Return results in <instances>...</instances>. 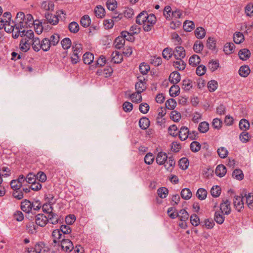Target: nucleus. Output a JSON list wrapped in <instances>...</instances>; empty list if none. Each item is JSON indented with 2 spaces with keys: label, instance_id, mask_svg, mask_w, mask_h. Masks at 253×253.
I'll return each instance as SVG.
<instances>
[{
  "label": "nucleus",
  "instance_id": "obj_16",
  "mask_svg": "<svg viewBox=\"0 0 253 253\" xmlns=\"http://www.w3.org/2000/svg\"><path fill=\"white\" fill-rule=\"evenodd\" d=\"M31 44V42L26 38H22L20 43V49L23 52H25L30 49Z\"/></svg>",
  "mask_w": 253,
  "mask_h": 253
},
{
  "label": "nucleus",
  "instance_id": "obj_55",
  "mask_svg": "<svg viewBox=\"0 0 253 253\" xmlns=\"http://www.w3.org/2000/svg\"><path fill=\"white\" fill-rule=\"evenodd\" d=\"M217 153L221 158H225L228 155V151L224 147H221L217 149Z\"/></svg>",
  "mask_w": 253,
  "mask_h": 253
},
{
  "label": "nucleus",
  "instance_id": "obj_36",
  "mask_svg": "<svg viewBox=\"0 0 253 253\" xmlns=\"http://www.w3.org/2000/svg\"><path fill=\"white\" fill-rule=\"evenodd\" d=\"M129 97L133 102L138 103L142 100L141 93H139L137 91L135 93L130 94Z\"/></svg>",
  "mask_w": 253,
  "mask_h": 253
},
{
  "label": "nucleus",
  "instance_id": "obj_54",
  "mask_svg": "<svg viewBox=\"0 0 253 253\" xmlns=\"http://www.w3.org/2000/svg\"><path fill=\"white\" fill-rule=\"evenodd\" d=\"M232 176L234 178L239 180L244 178V174L242 171L239 169H235L233 172Z\"/></svg>",
  "mask_w": 253,
  "mask_h": 253
},
{
  "label": "nucleus",
  "instance_id": "obj_1",
  "mask_svg": "<svg viewBox=\"0 0 253 253\" xmlns=\"http://www.w3.org/2000/svg\"><path fill=\"white\" fill-rule=\"evenodd\" d=\"M33 24L34 21L31 14L25 15L22 12H18L15 18V31L13 33V38H17L19 36L20 30L30 27Z\"/></svg>",
  "mask_w": 253,
  "mask_h": 253
},
{
  "label": "nucleus",
  "instance_id": "obj_46",
  "mask_svg": "<svg viewBox=\"0 0 253 253\" xmlns=\"http://www.w3.org/2000/svg\"><path fill=\"white\" fill-rule=\"evenodd\" d=\"M239 127L240 129L246 131L250 127V123L248 120L242 119L239 122Z\"/></svg>",
  "mask_w": 253,
  "mask_h": 253
},
{
  "label": "nucleus",
  "instance_id": "obj_49",
  "mask_svg": "<svg viewBox=\"0 0 253 253\" xmlns=\"http://www.w3.org/2000/svg\"><path fill=\"white\" fill-rule=\"evenodd\" d=\"M61 44L64 49H68L72 45L71 40L69 38H65L61 41Z\"/></svg>",
  "mask_w": 253,
  "mask_h": 253
},
{
  "label": "nucleus",
  "instance_id": "obj_5",
  "mask_svg": "<svg viewBox=\"0 0 253 253\" xmlns=\"http://www.w3.org/2000/svg\"><path fill=\"white\" fill-rule=\"evenodd\" d=\"M230 204V202L227 199L223 201L220 206V209L222 213L226 215L230 214L231 212Z\"/></svg>",
  "mask_w": 253,
  "mask_h": 253
},
{
  "label": "nucleus",
  "instance_id": "obj_63",
  "mask_svg": "<svg viewBox=\"0 0 253 253\" xmlns=\"http://www.w3.org/2000/svg\"><path fill=\"white\" fill-rule=\"evenodd\" d=\"M155 157L151 153H147L144 157L145 163L147 165H151L154 160Z\"/></svg>",
  "mask_w": 253,
  "mask_h": 253
},
{
  "label": "nucleus",
  "instance_id": "obj_50",
  "mask_svg": "<svg viewBox=\"0 0 253 253\" xmlns=\"http://www.w3.org/2000/svg\"><path fill=\"white\" fill-rule=\"evenodd\" d=\"M214 220L219 224H221L223 223L225 217L219 211H216L214 214Z\"/></svg>",
  "mask_w": 253,
  "mask_h": 253
},
{
  "label": "nucleus",
  "instance_id": "obj_30",
  "mask_svg": "<svg viewBox=\"0 0 253 253\" xmlns=\"http://www.w3.org/2000/svg\"><path fill=\"white\" fill-rule=\"evenodd\" d=\"M94 59L93 55L90 52H86L83 56V60L85 64H90Z\"/></svg>",
  "mask_w": 253,
  "mask_h": 253
},
{
  "label": "nucleus",
  "instance_id": "obj_32",
  "mask_svg": "<svg viewBox=\"0 0 253 253\" xmlns=\"http://www.w3.org/2000/svg\"><path fill=\"white\" fill-rule=\"evenodd\" d=\"M235 45L232 42L226 43L224 46V51L226 54H230L235 49Z\"/></svg>",
  "mask_w": 253,
  "mask_h": 253
},
{
  "label": "nucleus",
  "instance_id": "obj_12",
  "mask_svg": "<svg viewBox=\"0 0 253 253\" xmlns=\"http://www.w3.org/2000/svg\"><path fill=\"white\" fill-rule=\"evenodd\" d=\"M175 164V161L173 157L172 156H169L163 165H164L165 169L168 171H171L174 167Z\"/></svg>",
  "mask_w": 253,
  "mask_h": 253
},
{
  "label": "nucleus",
  "instance_id": "obj_44",
  "mask_svg": "<svg viewBox=\"0 0 253 253\" xmlns=\"http://www.w3.org/2000/svg\"><path fill=\"white\" fill-rule=\"evenodd\" d=\"M192 195V192L188 188H184L181 192V196L185 200H189L191 198Z\"/></svg>",
  "mask_w": 253,
  "mask_h": 253
},
{
  "label": "nucleus",
  "instance_id": "obj_42",
  "mask_svg": "<svg viewBox=\"0 0 253 253\" xmlns=\"http://www.w3.org/2000/svg\"><path fill=\"white\" fill-rule=\"evenodd\" d=\"M195 27V24L192 21H185L183 24V29L185 31L190 32Z\"/></svg>",
  "mask_w": 253,
  "mask_h": 253
},
{
  "label": "nucleus",
  "instance_id": "obj_35",
  "mask_svg": "<svg viewBox=\"0 0 253 253\" xmlns=\"http://www.w3.org/2000/svg\"><path fill=\"white\" fill-rule=\"evenodd\" d=\"M49 42H50L48 38L43 39L41 42V49L44 51H48L51 46H52Z\"/></svg>",
  "mask_w": 253,
  "mask_h": 253
},
{
  "label": "nucleus",
  "instance_id": "obj_18",
  "mask_svg": "<svg viewBox=\"0 0 253 253\" xmlns=\"http://www.w3.org/2000/svg\"><path fill=\"white\" fill-rule=\"evenodd\" d=\"M226 168L223 165H218L215 169V174L217 176L222 177L226 173Z\"/></svg>",
  "mask_w": 253,
  "mask_h": 253
},
{
  "label": "nucleus",
  "instance_id": "obj_13",
  "mask_svg": "<svg viewBox=\"0 0 253 253\" xmlns=\"http://www.w3.org/2000/svg\"><path fill=\"white\" fill-rule=\"evenodd\" d=\"M32 203L27 200L23 201L21 203V209L26 213H30L32 211Z\"/></svg>",
  "mask_w": 253,
  "mask_h": 253
},
{
  "label": "nucleus",
  "instance_id": "obj_34",
  "mask_svg": "<svg viewBox=\"0 0 253 253\" xmlns=\"http://www.w3.org/2000/svg\"><path fill=\"white\" fill-rule=\"evenodd\" d=\"M94 13L97 17L101 18L105 15V9L102 6L98 5L94 9Z\"/></svg>",
  "mask_w": 253,
  "mask_h": 253
},
{
  "label": "nucleus",
  "instance_id": "obj_39",
  "mask_svg": "<svg viewBox=\"0 0 253 253\" xmlns=\"http://www.w3.org/2000/svg\"><path fill=\"white\" fill-rule=\"evenodd\" d=\"M80 23L84 27H88L91 23V19L88 15H85L81 18Z\"/></svg>",
  "mask_w": 253,
  "mask_h": 253
},
{
  "label": "nucleus",
  "instance_id": "obj_56",
  "mask_svg": "<svg viewBox=\"0 0 253 253\" xmlns=\"http://www.w3.org/2000/svg\"><path fill=\"white\" fill-rule=\"evenodd\" d=\"M170 118L174 122H178L181 119V114L178 111L173 110L170 113Z\"/></svg>",
  "mask_w": 253,
  "mask_h": 253
},
{
  "label": "nucleus",
  "instance_id": "obj_53",
  "mask_svg": "<svg viewBox=\"0 0 253 253\" xmlns=\"http://www.w3.org/2000/svg\"><path fill=\"white\" fill-rule=\"evenodd\" d=\"M69 29L71 33H77L79 31V25L76 22H72L68 26Z\"/></svg>",
  "mask_w": 253,
  "mask_h": 253
},
{
  "label": "nucleus",
  "instance_id": "obj_14",
  "mask_svg": "<svg viewBox=\"0 0 253 253\" xmlns=\"http://www.w3.org/2000/svg\"><path fill=\"white\" fill-rule=\"evenodd\" d=\"M45 17L48 22L53 25L57 24L59 22L58 16L51 14L49 12H47L45 13Z\"/></svg>",
  "mask_w": 253,
  "mask_h": 253
},
{
  "label": "nucleus",
  "instance_id": "obj_33",
  "mask_svg": "<svg viewBox=\"0 0 253 253\" xmlns=\"http://www.w3.org/2000/svg\"><path fill=\"white\" fill-rule=\"evenodd\" d=\"M194 32L195 36L199 39H203L206 35V31L205 29L201 27L197 28Z\"/></svg>",
  "mask_w": 253,
  "mask_h": 253
},
{
  "label": "nucleus",
  "instance_id": "obj_22",
  "mask_svg": "<svg viewBox=\"0 0 253 253\" xmlns=\"http://www.w3.org/2000/svg\"><path fill=\"white\" fill-rule=\"evenodd\" d=\"M54 7L53 2L50 0L43 1L41 4L42 8L46 11H53Z\"/></svg>",
  "mask_w": 253,
  "mask_h": 253
},
{
  "label": "nucleus",
  "instance_id": "obj_57",
  "mask_svg": "<svg viewBox=\"0 0 253 253\" xmlns=\"http://www.w3.org/2000/svg\"><path fill=\"white\" fill-rule=\"evenodd\" d=\"M165 105L168 109L172 110L175 107L176 102L173 99H169L166 102Z\"/></svg>",
  "mask_w": 253,
  "mask_h": 253
},
{
  "label": "nucleus",
  "instance_id": "obj_25",
  "mask_svg": "<svg viewBox=\"0 0 253 253\" xmlns=\"http://www.w3.org/2000/svg\"><path fill=\"white\" fill-rule=\"evenodd\" d=\"M146 88V82L142 81V80H140L135 84V89L139 93L143 92Z\"/></svg>",
  "mask_w": 253,
  "mask_h": 253
},
{
  "label": "nucleus",
  "instance_id": "obj_38",
  "mask_svg": "<svg viewBox=\"0 0 253 253\" xmlns=\"http://www.w3.org/2000/svg\"><path fill=\"white\" fill-rule=\"evenodd\" d=\"M233 40L236 43L240 44L244 41V36L241 32H236L234 35Z\"/></svg>",
  "mask_w": 253,
  "mask_h": 253
},
{
  "label": "nucleus",
  "instance_id": "obj_40",
  "mask_svg": "<svg viewBox=\"0 0 253 253\" xmlns=\"http://www.w3.org/2000/svg\"><path fill=\"white\" fill-rule=\"evenodd\" d=\"M48 40L50 42L49 43H50L52 46H55L60 41L59 35L56 33L53 34L50 36Z\"/></svg>",
  "mask_w": 253,
  "mask_h": 253
},
{
  "label": "nucleus",
  "instance_id": "obj_4",
  "mask_svg": "<svg viewBox=\"0 0 253 253\" xmlns=\"http://www.w3.org/2000/svg\"><path fill=\"white\" fill-rule=\"evenodd\" d=\"M48 221V218L43 213L38 214L35 217L36 223L41 226H45Z\"/></svg>",
  "mask_w": 253,
  "mask_h": 253
},
{
  "label": "nucleus",
  "instance_id": "obj_61",
  "mask_svg": "<svg viewBox=\"0 0 253 253\" xmlns=\"http://www.w3.org/2000/svg\"><path fill=\"white\" fill-rule=\"evenodd\" d=\"M189 165V162L186 158H181L179 161V167L182 169H186Z\"/></svg>",
  "mask_w": 253,
  "mask_h": 253
},
{
  "label": "nucleus",
  "instance_id": "obj_62",
  "mask_svg": "<svg viewBox=\"0 0 253 253\" xmlns=\"http://www.w3.org/2000/svg\"><path fill=\"white\" fill-rule=\"evenodd\" d=\"M215 41L213 38L209 37L207 41V46L208 48L211 50H213L215 48Z\"/></svg>",
  "mask_w": 253,
  "mask_h": 253
},
{
  "label": "nucleus",
  "instance_id": "obj_23",
  "mask_svg": "<svg viewBox=\"0 0 253 253\" xmlns=\"http://www.w3.org/2000/svg\"><path fill=\"white\" fill-rule=\"evenodd\" d=\"M239 56L240 57V58L242 60H246L248 59L249 58L251 55V52L250 51L247 49V48H244L241 49L239 51Z\"/></svg>",
  "mask_w": 253,
  "mask_h": 253
},
{
  "label": "nucleus",
  "instance_id": "obj_43",
  "mask_svg": "<svg viewBox=\"0 0 253 253\" xmlns=\"http://www.w3.org/2000/svg\"><path fill=\"white\" fill-rule=\"evenodd\" d=\"M173 53L171 48L167 47L163 50L162 55L164 58L169 60L172 57Z\"/></svg>",
  "mask_w": 253,
  "mask_h": 253
},
{
  "label": "nucleus",
  "instance_id": "obj_11",
  "mask_svg": "<svg viewBox=\"0 0 253 253\" xmlns=\"http://www.w3.org/2000/svg\"><path fill=\"white\" fill-rule=\"evenodd\" d=\"M169 157L168 156L166 153L164 152H160L157 154L156 161V163L159 165H163L165 163L167 160L168 159Z\"/></svg>",
  "mask_w": 253,
  "mask_h": 253
},
{
  "label": "nucleus",
  "instance_id": "obj_21",
  "mask_svg": "<svg viewBox=\"0 0 253 253\" xmlns=\"http://www.w3.org/2000/svg\"><path fill=\"white\" fill-rule=\"evenodd\" d=\"M111 56V61L114 63H121L123 60V56L118 51L113 52Z\"/></svg>",
  "mask_w": 253,
  "mask_h": 253
},
{
  "label": "nucleus",
  "instance_id": "obj_58",
  "mask_svg": "<svg viewBox=\"0 0 253 253\" xmlns=\"http://www.w3.org/2000/svg\"><path fill=\"white\" fill-rule=\"evenodd\" d=\"M246 203L251 209H253V195L251 193H249L245 195Z\"/></svg>",
  "mask_w": 253,
  "mask_h": 253
},
{
  "label": "nucleus",
  "instance_id": "obj_15",
  "mask_svg": "<svg viewBox=\"0 0 253 253\" xmlns=\"http://www.w3.org/2000/svg\"><path fill=\"white\" fill-rule=\"evenodd\" d=\"M72 49L73 53L81 56L83 54V46L80 43L77 42H74L73 43Z\"/></svg>",
  "mask_w": 253,
  "mask_h": 253
},
{
  "label": "nucleus",
  "instance_id": "obj_6",
  "mask_svg": "<svg viewBox=\"0 0 253 253\" xmlns=\"http://www.w3.org/2000/svg\"><path fill=\"white\" fill-rule=\"evenodd\" d=\"M61 246L62 249L66 252H71L74 249L73 243L69 239H62Z\"/></svg>",
  "mask_w": 253,
  "mask_h": 253
},
{
  "label": "nucleus",
  "instance_id": "obj_19",
  "mask_svg": "<svg viewBox=\"0 0 253 253\" xmlns=\"http://www.w3.org/2000/svg\"><path fill=\"white\" fill-rule=\"evenodd\" d=\"M188 128L185 126H182L179 131V137L181 141H184L188 138Z\"/></svg>",
  "mask_w": 253,
  "mask_h": 253
},
{
  "label": "nucleus",
  "instance_id": "obj_51",
  "mask_svg": "<svg viewBox=\"0 0 253 253\" xmlns=\"http://www.w3.org/2000/svg\"><path fill=\"white\" fill-rule=\"evenodd\" d=\"M48 221L52 224H56L58 222V217L56 213H50L47 217Z\"/></svg>",
  "mask_w": 253,
  "mask_h": 253
},
{
  "label": "nucleus",
  "instance_id": "obj_64",
  "mask_svg": "<svg viewBox=\"0 0 253 253\" xmlns=\"http://www.w3.org/2000/svg\"><path fill=\"white\" fill-rule=\"evenodd\" d=\"M191 150L193 152L199 151L201 148L200 144L197 141H193L190 145Z\"/></svg>",
  "mask_w": 253,
  "mask_h": 253
},
{
  "label": "nucleus",
  "instance_id": "obj_20",
  "mask_svg": "<svg viewBox=\"0 0 253 253\" xmlns=\"http://www.w3.org/2000/svg\"><path fill=\"white\" fill-rule=\"evenodd\" d=\"M31 45H32V48L34 51L38 52L41 49V42L38 37H35L32 41Z\"/></svg>",
  "mask_w": 253,
  "mask_h": 253
},
{
  "label": "nucleus",
  "instance_id": "obj_29",
  "mask_svg": "<svg viewBox=\"0 0 253 253\" xmlns=\"http://www.w3.org/2000/svg\"><path fill=\"white\" fill-rule=\"evenodd\" d=\"M250 73V69L248 66H242L239 70V75L243 77H247Z\"/></svg>",
  "mask_w": 253,
  "mask_h": 253
},
{
  "label": "nucleus",
  "instance_id": "obj_17",
  "mask_svg": "<svg viewBox=\"0 0 253 253\" xmlns=\"http://www.w3.org/2000/svg\"><path fill=\"white\" fill-rule=\"evenodd\" d=\"M180 80V75L176 71L171 73L169 76V82L173 84H176Z\"/></svg>",
  "mask_w": 253,
  "mask_h": 253
},
{
  "label": "nucleus",
  "instance_id": "obj_3",
  "mask_svg": "<svg viewBox=\"0 0 253 253\" xmlns=\"http://www.w3.org/2000/svg\"><path fill=\"white\" fill-rule=\"evenodd\" d=\"M4 29L7 33H13L15 31V21L11 20L10 12H6L0 17V30Z\"/></svg>",
  "mask_w": 253,
  "mask_h": 253
},
{
  "label": "nucleus",
  "instance_id": "obj_24",
  "mask_svg": "<svg viewBox=\"0 0 253 253\" xmlns=\"http://www.w3.org/2000/svg\"><path fill=\"white\" fill-rule=\"evenodd\" d=\"M176 60L174 61L173 65L179 70H183L185 68L186 63L185 62L180 58L176 59Z\"/></svg>",
  "mask_w": 253,
  "mask_h": 253
},
{
  "label": "nucleus",
  "instance_id": "obj_37",
  "mask_svg": "<svg viewBox=\"0 0 253 253\" xmlns=\"http://www.w3.org/2000/svg\"><path fill=\"white\" fill-rule=\"evenodd\" d=\"M198 130L201 133H206L209 129V124L207 122H203L199 124Z\"/></svg>",
  "mask_w": 253,
  "mask_h": 253
},
{
  "label": "nucleus",
  "instance_id": "obj_10",
  "mask_svg": "<svg viewBox=\"0 0 253 253\" xmlns=\"http://www.w3.org/2000/svg\"><path fill=\"white\" fill-rule=\"evenodd\" d=\"M173 52V55L176 59L183 58L186 55L185 49L182 46H176Z\"/></svg>",
  "mask_w": 253,
  "mask_h": 253
},
{
  "label": "nucleus",
  "instance_id": "obj_7",
  "mask_svg": "<svg viewBox=\"0 0 253 253\" xmlns=\"http://www.w3.org/2000/svg\"><path fill=\"white\" fill-rule=\"evenodd\" d=\"M34 249L36 253H45L49 250L48 248L43 242L37 243Z\"/></svg>",
  "mask_w": 253,
  "mask_h": 253
},
{
  "label": "nucleus",
  "instance_id": "obj_45",
  "mask_svg": "<svg viewBox=\"0 0 253 253\" xmlns=\"http://www.w3.org/2000/svg\"><path fill=\"white\" fill-rule=\"evenodd\" d=\"M180 88L177 85L174 84L169 89V94L172 97H175L179 94Z\"/></svg>",
  "mask_w": 253,
  "mask_h": 253
},
{
  "label": "nucleus",
  "instance_id": "obj_26",
  "mask_svg": "<svg viewBox=\"0 0 253 253\" xmlns=\"http://www.w3.org/2000/svg\"><path fill=\"white\" fill-rule=\"evenodd\" d=\"M125 43V40L121 36L118 37L115 40L114 45L117 49H121L124 47Z\"/></svg>",
  "mask_w": 253,
  "mask_h": 253
},
{
  "label": "nucleus",
  "instance_id": "obj_52",
  "mask_svg": "<svg viewBox=\"0 0 253 253\" xmlns=\"http://www.w3.org/2000/svg\"><path fill=\"white\" fill-rule=\"evenodd\" d=\"M218 87V83L215 80H211L208 82V87L210 92L214 91Z\"/></svg>",
  "mask_w": 253,
  "mask_h": 253
},
{
  "label": "nucleus",
  "instance_id": "obj_2",
  "mask_svg": "<svg viewBox=\"0 0 253 253\" xmlns=\"http://www.w3.org/2000/svg\"><path fill=\"white\" fill-rule=\"evenodd\" d=\"M156 18L153 14H148L146 11L140 13L136 18V23L142 25L145 31H150L156 23Z\"/></svg>",
  "mask_w": 253,
  "mask_h": 253
},
{
  "label": "nucleus",
  "instance_id": "obj_28",
  "mask_svg": "<svg viewBox=\"0 0 253 253\" xmlns=\"http://www.w3.org/2000/svg\"><path fill=\"white\" fill-rule=\"evenodd\" d=\"M201 59L200 57L196 54L191 56L189 59V63L190 65L195 67L200 62Z\"/></svg>",
  "mask_w": 253,
  "mask_h": 253
},
{
  "label": "nucleus",
  "instance_id": "obj_27",
  "mask_svg": "<svg viewBox=\"0 0 253 253\" xmlns=\"http://www.w3.org/2000/svg\"><path fill=\"white\" fill-rule=\"evenodd\" d=\"M54 243L61 242L62 234L59 229L53 230L52 233Z\"/></svg>",
  "mask_w": 253,
  "mask_h": 253
},
{
  "label": "nucleus",
  "instance_id": "obj_9",
  "mask_svg": "<svg viewBox=\"0 0 253 253\" xmlns=\"http://www.w3.org/2000/svg\"><path fill=\"white\" fill-rule=\"evenodd\" d=\"M19 36L23 37V38H26L29 42L35 38L32 30H28L26 31L25 29L20 30Z\"/></svg>",
  "mask_w": 253,
  "mask_h": 253
},
{
  "label": "nucleus",
  "instance_id": "obj_59",
  "mask_svg": "<svg viewBox=\"0 0 253 253\" xmlns=\"http://www.w3.org/2000/svg\"><path fill=\"white\" fill-rule=\"evenodd\" d=\"M171 9L169 6H166L164 9V15L167 20L171 19Z\"/></svg>",
  "mask_w": 253,
  "mask_h": 253
},
{
  "label": "nucleus",
  "instance_id": "obj_47",
  "mask_svg": "<svg viewBox=\"0 0 253 253\" xmlns=\"http://www.w3.org/2000/svg\"><path fill=\"white\" fill-rule=\"evenodd\" d=\"M203 48L204 45L203 43L199 41H196L193 47L194 51L196 53L201 52L203 50Z\"/></svg>",
  "mask_w": 253,
  "mask_h": 253
},
{
  "label": "nucleus",
  "instance_id": "obj_41",
  "mask_svg": "<svg viewBox=\"0 0 253 253\" xmlns=\"http://www.w3.org/2000/svg\"><path fill=\"white\" fill-rule=\"evenodd\" d=\"M177 217L182 221H186L189 217V214L185 210L182 209L178 212Z\"/></svg>",
  "mask_w": 253,
  "mask_h": 253
},
{
  "label": "nucleus",
  "instance_id": "obj_60",
  "mask_svg": "<svg viewBox=\"0 0 253 253\" xmlns=\"http://www.w3.org/2000/svg\"><path fill=\"white\" fill-rule=\"evenodd\" d=\"M139 70L143 75H146L150 70V67L145 63H142L139 65Z\"/></svg>",
  "mask_w": 253,
  "mask_h": 253
},
{
  "label": "nucleus",
  "instance_id": "obj_48",
  "mask_svg": "<svg viewBox=\"0 0 253 253\" xmlns=\"http://www.w3.org/2000/svg\"><path fill=\"white\" fill-rule=\"evenodd\" d=\"M196 195L199 199L203 200L206 198L207 192L205 189L201 188L197 190Z\"/></svg>",
  "mask_w": 253,
  "mask_h": 253
},
{
  "label": "nucleus",
  "instance_id": "obj_8",
  "mask_svg": "<svg viewBox=\"0 0 253 253\" xmlns=\"http://www.w3.org/2000/svg\"><path fill=\"white\" fill-rule=\"evenodd\" d=\"M233 203L234 207L238 211H241L244 208V204L243 197L238 196H235Z\"/></svg>",
  "mask_w": 253,
  "mask_h": 253
},
{
  "label": "nucleus",
  "instance_id": "obj_31",
  "mask_svg": "<svg viewBox=\"0 0 253 253\" xmlns=\"http://www.w3.org/2000/svg\"><path fill=\"white\" fill-rule=\"evenodd\" d=\"M139 125L141 129L145 130L149 127L150 125V121L148 118L143 117L140 119L139 121Z\"/></svg>",
  "mask_w": 253,
  "mask_h": 253
}]
</instances>
